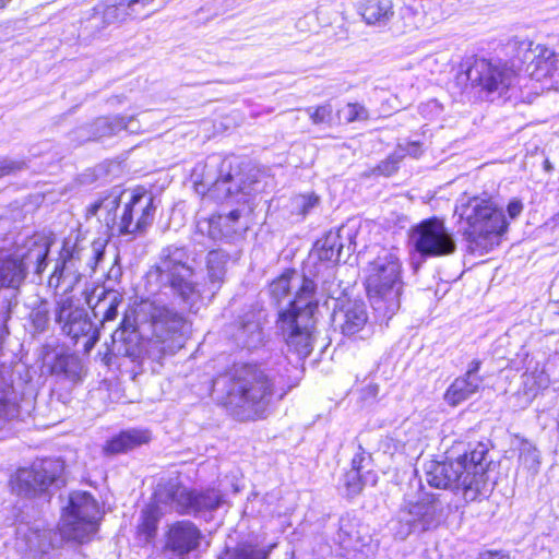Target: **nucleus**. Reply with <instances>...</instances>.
Here are the masks:
<instances>
[{
	"label": "nucleus",
	"instance_id": "nucleus-2",
	"mask_svg": "<svg viewBox=\"0 0 559 559\" xmlns=\"http://www.w3.org/2000/svg\"><path fill=\"white\" fill-rule=\"evenodd\" d=\"M316 288L312 280L295 270H286L269 286L270 297L277 305L295 289V297L288 307L278 311L276 329L288 350L295 353L299 359L308 357L313 349L314 312L318 310Z\"/></svg>",
	"mask_w": 559,
	"mask_h": 559
},
{
	"label": "nucleus",
	"instance_id": "nucleus-36",
	"mask_svg": "<svg viewBox=\"0 0 559 559\" xmlns=\"http://www.w3.org/2000/svg\"><path fill=\"white\" fill-rule=\"evenodd\" d=\"M519 462L533 475L537 474L540 465V454L536 447L527 440L520 443Z\"/></svg>",
	"mask_w": 559,
	"mask_h": 559
},
{
	"label": "nucleus",
	"instance_id": "nucleus-54",
	"mask_svg": "<svg viewBox=\"0 0 559 559\" xmlns=\"http://www.w3.org/2000/svg\"><path fill=\"white\" fill-rule=\"evenodd\" d=\"M285 392H281L280 393V399H282L284 396Z\"/></svg>",
	"mask_w": 559,
	"mask_h": 559
},
{
	"label": "nucleus",
	"instance_id": "nucleus-42",
	"mask_svg": "<svg viewBox=\"0 0 559 559\" xmlns=\"http://www.w3.org/2000/svg\"><path fill=\"white\" fill-rule=\"evenodd\" d=\"M9 388L0 384V418L9 419L16 414V405L9 397Z\"/></svg>",
	"mask_w": 559,
	"mask_h": 559
},
{
	"label": "nucleus",
	"instance_id": "nucleus-30",
	"mask_svg": "<svg viewBox=\"0 0 559 559\" xmlns=\"http://www.w3.org/2000/svg\"><path fill=\"white\" fill-rule=\"evenodd\" d=\"M360 14L368 25L385 26L394 15L392 0H365Z\"/></svg>",
	"mask_w": 559,
	"mask_h": 559
},
{
	"label": "nucleus",
	"instance_id": "nucleus-22",
	"mask_svg": "<svg viewBox=\"0 0 559 559\" xmlns=\"http://www.w3.org/2000/svg\"><path fill=\"white\" fill-rule=\"evenodd\" d=\"M332 321L336 330L345 336L362 332L368 322L366 305L361 300H344L335 309Z\"/></svg>",
	"mask_w": 559,
	"mask_h": 559
},
{
	"label": "nucleus",
	"instance_id": "nucleus-20",
	"mask_svg": "<svg viewBox=\"0 0 559 559\" xmlns=\"http://www.w3.org/2000/svg\"><path fill=\"white\" fill-rule=\"evenodd\" d=\"M56 321L58 323L63 322V332L74 340L80 336L90 335L85 345L87 349L92 348L98 342L99 333L94 329L85 310L81 308L73 309L70 300H64L58 306L56 309Z\"/></svg>",
	"mask_w": 559,
	"mask_h": 559
},
{
	"label": "nucleus",
	"instance_id": "nucleus-11",
	"mask_svg": "<svg viewBox=\"0 0 559 559\" xmlns=\"http://www.w3.org/2000/svg\"><path fill=\"white\" fill-rule=\"evenodd\" d=\"M49 246L43 240H29L13 252L0 250V290H19L28 270L40 274L47 266Z\"/></svg>",
	"mask_w": 559,
	"mask_h": 559
},
{
	"label": "nucleus",
	"instance_id": "nucleus-39",
	"mask_svg": "<svg viewBox=\"0 0 559 559\" xmlns=\"http://www.w3.org/2000/svg\"><path fill=\"white\" fill-rule=\"evenodd\" d=\"M154 0H117V4L122 9L124 15L130 17L138 16L145 7Z\"/></svg>",
	"mask_w": 559,
	"mask_h": 559
},
{
	"label": "nucleus",
	"instance_id": "nucleus-53",
	"mask_svg": "<svg viewBox=\"0 0 559 559\" xmlns=\"http://www.w3.org/2000/svg\"><path fill=\"white\" fill-rule=\"evenodd\" d=\"M11 0H0V9L4 8Z\"/></svg>",
	"mask_w": 559,
	"mask_h": 559
},
{
	"label": "nucleus",
	"instance_id": "nucleus-27",
	"mask_svg": "<svg viewBox=\"0 0 559 559\" xmlns=\"http://www.w3.org/2000/svg\"><path fill=\"white\" fill-rule=\"evenodd\" d=\"M344 238L348 240V249H350L354 241L353 231L349 228L342 226L335 231L330 230L326 233V235L316 243L319 259L328 262L338 261L344 248Z\"/></svg>",
	"mask_w": 559,
	"mask_h": 559
},
{
	"label": "nucleus",
	"instance_id": "nucleus-15",
	"mask_svg": "<svg viewBox=\"0 0 559 559\" xmlns=\"http://www.w3.org/2000/svg\"><path fill=\"white\" fill-rule=\"evenodd\" d=\"M411 243L423 258L450 255L456 250L453 234L437 217L424 219L409 234Z\"/></svg>",
	"mask_w": 559,
	"mask_h": 559
},
{
	"label": "nucleus",
	"instance_id": "nucleus-34",
	"mask_svg": "<svg viewBox=\"0 0 559 559\" xmlns=\"http://www.w3.org/2000/svg\"><path fill=\"white\" fill-rule=\"evenodd\" d=\"M122 298L116 292L105 293L98 296L97 302L92 306V299L87 300L90 307H92L95 317L103 316L102 322H108L115 320L118 314V305Z\"/></svg>",
	"mask_w": 559,
	"mask_h": 559
},
{
	"label": "nucleus",
	"instance_id": "nucleus-6",
	"mask_svg": "<svg viewBox=\"0 0 559 559\" xmlns=\"http://www.w3.org/2000/svg\"><path fill=\"white\" fill-rule=\"evenodd\" d=\"M273 378L252 365L235 368L226 383V407L241 421L264 418L275 395Z\"/></svg>",
	"mask_w": 559,
	"mask_h": 559
},
{
	"label": "nucleus",
	"instance_id": "nucleus-44",
	"mask_svg": "<svg viewBox=\"0 0 559 559\" xmlns=\"http://www.w3.org/2000/svg\"><path fill=\"white\" fill-rule=\"evenodd\" d=\"M319 203V198L314 193L300 194L295 198L294 204L300 214H308Z\"/></svg>",
	"mask_w": 559,
	"mask_h": 559
},
{
	"label": "nucleus",
	"instance_id": "nucleus-23",
	"mask_svg": "<svg viewBox=\"0 0 559 559\" xmlns=\"http://www.w3.org/2000/svg\"><path fill=\"white\" fill-rule=\"evenodd\" d=\"M201 538L202 533L194 523L188 520L177 521L169 525L166 533L165 551L183 558L200 546Z\"/></svg>",
	"mask_w": 559,
	"mask_h": 559
},
{
	"label": "nucleus",
	"instance_id": "nucleus-12",
	"mask_svg": "<svg viewBox=\"0 0 559 559\" xmlns=\"http://www.w3.org/2000/svg\"><path fill=\"white\" fill-rule=\"evenodd\" d=\"M104 252L96 246L83 247L66 240L56 262L55 270L48 280L49 287L64 285V290L72 289L85 271L93 272Z\"/></svg>",
	"mask_w": 559,
	"mask_h": 559
},
{
	"label": "nucleus",
	"instance_id": "nucleus-3",
	"mask_svg": "<svg viewBox=\"0 0 559 559\" xmlns=\"http://www.w3.org/2000/svg\"><path fill=\"white\" fill-rule=\"evenodd\" d=\"M488 448L478 443L455 460L430 461L425 465L426 481L435 488L461 490L466 502L487 498L492 486L489 478Z\"/></svg>",
	"mask_w": 559,
	"mask_h": 559
},
{
	"label": "nucleus",
	"instance_id": "nucleus-14",
	"mask_svg": "<svg viewBox=\"0 0 559 559\" xmlns=\"http://www.w3.org/2000/svg\"><path fill=\"white\" fill-rule=\"evenodd\" d=\"M158 501L169 504L180 514L205 518L223 502V495L215 488L205 490L188 489L178 484L169 483L158 489Z\"/></svg>",
	"mask_w": 559,
	"mask_h": 559
},
{
	"label": "nucleus",
	"instance_id": "nucleus-26",
	"mask_svg": "<svg viewBox=\"0 0 559 559\" xmlns=\"http://www.w3.org/2000/svg\"><path fill=\"white\" fill-rule=\"evenodd\" d=\"M17 540L23 542L25 550L34 556L47 554L59 546L58 534L50 530L31 528L21 525L16 530Z\"/></svg>",
	"mask_w": 559,
	"mask_h": 559
},
{
	"label": "nucleus",
	"instance_id": "nucleus-7",
	"mask_svg": "<svg viewBox=\"0 0 559 559\" xmlns=\"http://www.w3.org/2000/svg\"><path fill=\"white\" fill-rule=\"evenodd\" d=\"M460 231L469 249L488 250L507 230L503 209L492 198L462 197L455 205Z\"/></svg>",
	"mask_w": 559,
	"mask_h": 559
},
{
	"label": "nucleus",
	"instance_id": "nucleus-46",
	"mask_svg": "<svg viewBox=\"0 0 559 559\" xmlns=\"http://www.w3.org/2000/svg\"><path fill=\"white\" fill-rule=\"evenodd\" d=\"M369 460L370 455L366 453L361 447H359V451L354 455L352 460L350 471H357L358 473H362L365 467H367Z\"/></svg>",
	"mask_w": 559,
	"mask_h": 559
},
{
	"label": "nucleus",
	"instance_id": "nucleus-47",
	"mask_svg": "<svg viewBox=\"0 0 559 559\" xmlns=\"http://www.w3.org/2000/svg\"><path fill=\"white\" fill-rule=\"evenodd\" d=\"M57 367H60L62 369V371L66 373V376L69 378L73 379L78 374V372H76L78 361H76V359H74L72 357L61 358L58 361Z\"/></svg>",
	"mask_w": 559,
	"mask_h": 559
},
{
	"label": "nucleus",
	"instance_id": "nucleus-51",
	"mask_svg": "<svg viewBox=\"0 0 559 559\" xmlns=\"http://www.w3.org/2000/svg\"><path fill=\"white\" fill-rule=\"evenodd\" d=\"M523 207L521 200L512 199L507 206L509 217L512 219L516 218L522 213Z\"/></svg>",
	"mask_w": 559,
	"mask_h": 559
},
{
	"label": "nucleus",
	"instance_id": "nucleus-16",
	"mask_svg": "<svg viewBox=\"0 0 559 559\" xmlns=\"http://www.w3.org/2000/svg\"><path fill=\"white\" fill-rule=\"evenodd\" d=\"M472 87L485 92L487 95H503L511 88L516 80L513 70L493 64L486 59H475L465 71Z\"/></svg>",
	"mask_w": 559,
	"mask_h": 559
},
{
	"label": "nucleus",
	"instance_id": "nucleus-31",
	"mask_svg": "<svg viewBox=\"0 0 559 559\" xmlns=\"http://www.w3.org/2000/svg\"><path fill=\"white\" fill-rule=\"evenodd\" d=\"M483 381V378L459 377L445 391L444 400L449 405L456 406L474 395L479 390Z\"/></svg>",
	"mask_w": 559,
	"mask_h": 559
},
{
	"label": "nucleus",
	"instance_id": "nucleus-32",
	"mask_svg": "<svg viewBox=\"0 0 559 559\" xmlns=\"http://www.w3.org/2000/svg\"><path fill=\"white\" fill-rule=\"evenodd\" d=\"M158 491L155 493L156 502L147 506L141 514V523L138 526L139 536L145 542H152L157 532L158 522L164 515L160 504L167 506L165 502L158 501Z\"/></svg>",
	"mask_w": 559,
	"mask_h": 559
},
{
	"label": "nucleus",
	"instance_id": "nucleus-48",
	"mask_svg": "<svg viewBox=\"0 0 559 559\" xmlns=\"http://www.w3.org/2000/svg\"><path fill=\"white\" fill-rule=\"evenodd\" d=\"M419 110L424 117L432 118L441 112L442 107L436 99H432L421 104Z\"/></svg>",
	"mask_w": 559,
	"mask_h": 559
},
{
	"label": "nucleus",
	"instance_id": "nucleus-19",
	"mask_svg": "<svg viewBox=\"0 0 559 559\" xmlns=\"http://www.w3.org/2000/svg\"><path fill=\"white\" fill-rule=\"evenodd\" d=\"M518 56L525 64V72L532 79L542 81L552 75L556 55L549 47L523 39L518 41Z\"/></svg>",
	"mask_w": 559,
	"mask_h": 559
},
{
	"label": "nucleus",
	"instance_id": "nucleus-18",
	"mask_svg": "<svg viewBox=\"0 0 559 559\" xmlns=\"http://www.w3.org/2000/svg\"><path fill=\"white\" fill-rule=\"evenodd\" d=\"M60 471L61 465L52 460L35 463L31 468H21L12 480V489L25 497L45 492L58 480Z\"/></svg>",
	"mask_w": 559,
	"mask_h": 559
},
{
	"label": "nucleus",
	"instance_id": "nucleus-28",
	"mask_svg": "<svg viewBox=\"0 0 559 559\" xmlns=\"http://www.w3.org/2000/svg\"><path fill=\"white\" fill-rule=\"evenodd\" d=\"M121 123L120 116L99 117L93 123L79 128L74 134L80 142L109 138L121 131Z\"/></svg>",
	"mask_w": 559,
	"mask_h": 559
},
{
	"label": "nucleus",
	"instance_id": "nucleus-4",
	"mask_svg": "<svg viewBox=\"0 0 559 559\" xmlns=\"http://www.w3.org/2000/svg\"><path fill=\"white\" fill-rule=\"evenodd\" d=\"M194 186L199 193L217 202L248 203L250 198L262 191V174L255 169L245 171L235 158L222 160L212 158L193 170Z\"/></svg>",
	"mask_w": 559,
	"mask_h": 559
},
{
	"label": "nucleus",
	"instance_id": "nucleus-17",
	"mask_svg": "<svg viewBox=\"0 0 559 559\" xmlns=\"http://www.w3.org/2000/svg\"><path fill=\"white\" fill-rule=\"evenodd\" d=\"M251 209L242 205L228 214L212 215L209 218L199 219L195 237L207 236L211 240L230 239L242 235L249 228ZM198 241L197 238H194Z\"/></svg>",
	"mask_w": 559,
	"mask_h": 559
},
{
	"label": "nucleus",
	"instance_id": "nucleus-9",
	"mask_svg": "<svg viewBox=\"0 0 559 559\" xmlns=\"http://www.w3.org/2000/svg\"><path fill=\"white\" fill-rule=\"evenodd\" d=\"M450 506L441 495L420 491L416 497H405L396 514L393 531L404 540L411 534L433 531L445 522Z\"/></svg>",
	"mask_w": 559,
	"mask_h": 559
},
{
	"label": "nucleus",
	"instance_id": "nucleus-8",
	"mask_svg": "<svg viewBox=\"0 0 559 559\" xmlns=\"http://www.w3.org/2000/svg\"><path fill=\"white\" fill-rule=\"evenodd\" d=\"M189 253L185 247L168 246L160 252L156 265L162 287H169L173 295L190 312H198L203 304L200 285L192 281L193 269L188 265Z\"/></svg>",
	"mask_w": 559,
	"mask_h": 559
},
{
	"label": "nucleus",
	"instance_id": "nucleus-49",
	"mask_svg": "<svg viewBox=\"0 0 559 559\" xmlns=\"http://www.w3.org/2000/svg\"><path fill=\"white\" fill-rule=\"evenodd\" d=\"M396 148H402L404 151V156L407 154L414 158L419 157L423 153L421 143L418 141H409L405 144H399Z\"/></svg>",
	"mask_w": 559,
	"mask_h": 559
},
{
	"label": "nucleus",
	"instance_id": "nucleus-43",
	"mask_svg": "<svg viewBox=\"0 0 559 559\" xmlns=\"http://www.w3.org/2000/svg\"><path fill=\"white\" fill-rule=\"evenodd\" d=\"M344 484L347 490V496L354 497L362 489V475L357 471H348L344 476Z\"/></svg>",
	"mask_w": 559,
	"mask_h": 559
},
{
	"label": "nucleus",
	"instance_id": "nucleus-40",
	"mask_svg": "<svg viewBox=\"0 0 559 559\" xmlns=\"http://www.w3.org/2000/svg\"><path fill=\"white\" fill-rule=\"evenodd\" d=\"M347 122L366 121L369 119L367 108L358 103H349L343 109Z\"/></svg>",
	"mask_w": 559,
	"mask_h": 559
},
{
	"label": "nucleus",
	"instance_id": "nucleus-5",
	"mask_svg": "<svg viewBox=\"0 0 559 559\" xmlns=\"http://www.w3.org/2000/svg\"><path fill=\"white\" fill-rule=\"evenodd\" d=\"M156 206L151 192H111L87 209V217L96 216L112 234L134 235L152 225Z\"/></svg>",
	"mask_w": 559,
	"mask_h": 559
},
{
	"label": "nucleus",
	"instance_id": "nucleus-24",
	"mask_svg": "<svg viewBox=\"0 0 559 559\" xmlns=\"http://www.w3.org/2000/svg\"><path fill=\"white\" fill-rule=\"evenodd\" d=\"M128 17L117 4V0H103L83 19L82 28L88 35H97L110 25L122 23Z\"/></svg>",
	"mask_w": 559,
	"mask_h": 559
},
{
	"label": "nucleus",
	"instance_id": "nucleus-33",
	"mask_svg": "<svg viewBox=\"0 0 559 559\" xmlns=\"http://www.w3.org/2000/svg\"><path fill=\"white\" fill-rule=\"evenodd\" d=\"M550 379L544 369L534 368L522 376L521 393L524 403L530 404L537 394L549 386Z\"/></svg>",
	"mask_w": 559,
	"mask_h": 559
},
{
	"label": "nucleus",
	"instance_id": "nucleus-50",
	"mask_svg": "<svg viewBox=\"0 0 559 559\" xmlns=\"http://www.w3.org/2000/svg\"><path fill=\"white\" fill-rule=\"evenodd\" d=\"M122 121L121 131L126 130L130 133H138L140 131V123L134 116H120Z\"/></svg>",
	"mask_w": 559,
	"mask_h": 559
},
{
	"label": "nucleus",
	"instance_id": "nucleus-1",
	"mask_svg": "<svg viewBox=\"0 0 559 559\" xmlns=\"http://www.w3.org/2000/svg\"><path fill=\"white\" fill-rule=\"evenodd\" d=\"M190 330L187 318L174 307L157 299L135 304L112 333L114 350L133 362L160 361L183 346Z\"/></svg>",
	"mask_w": 559,
	"mask_h": 559
},
{
	"label": "nucleus",
	"instance_id": "nucleus-38",
	"mask_svg": "<svg viewBox=\"0 0 559 559\" xmlns=\"http://www.w3.org/2000/svg\"><path fill=\"white\" fill-rule=\"evenodd\" d=\"M306 111L314 124L330 123L332 121L333 107L330 103L318 107H308Z\"/></svg>",
	"mask_w": 559,
	"mask_h": 559
},
{
	"label": "nucleus",
	"instance_id": "nucleus-37",
	"mask_svg": "<svg viewBox=\"0 0 559 559\" xmlns=\"http://www.w3.org/2000/svg\"><path fill=\"white\" fill-rule=\"evenodd\" d=\"M404 158V151L396 148L388 158L382 160L376 168L379 175L390 177L399 169L400 162Z\"/></svg>",
	"mask_w": 559,
	"mask_h": 559
},
{
	"label": "nucleus",
	"instance_id": "nucleus-10",
	"mask_svg": "<svg viewBox=\"0 0 559 559\" xmlns=\"http://www.w3.org/2000/svg\"><path fill=\"white\" fill-rule=\"evenodd\" d=\"M402 264L394 253L378 257L368 267L366 289L373 309L392 318L401 306Z\"/></svg>",
	"mask_w": 559,
	"mask_h": 559
},
{
	"label": "nucleus",
	"instance_id": "nucleus-13",
	"mask_svg": "<svg viewBox=\"0 0 559 559\" xmlns=\"http://www.w3.org/2000/svg\"><path fill=\"white\" fill-rule=\"evenodd\" d=\"M98 504L88 492H73L66 508L59 535L63 539L76 543L86 542L96 532Z\"/></svg>",
	"mask_w": 559,
	"mask_h": 559
},
{
	"label": "nucleus",
	"instance_id": "nucleus-25",
	"mask_svg": "<svg viewBox=\"0 0 559 559\" xmlns=\"http://www.w3.org/2000/svg\"><path fill=\"white\" fill-rule=\"evenodd\" d=\"M229 255L223 250H211L206 255V278L207 282L200 289L203 293V299H212L222 287L226 274V265Z\"/></svg>",
	"mask_w": 559,
	"mask_h": 559
},
{
	"label": "nucleus",
	"instance_id": "nucleus-35",
	"mask_svg": "<svg viewBox=\"0 0 559 559\" xmlns=\"http://www.w3.org/2000/svg\"><path fill=\"white\" fill-rule=\"evenodd\" d=\"M252 544H240L234 549H227L218 559H267L271 549Z\"/></svg>",
	"mask_w": 559,
	"mask_h": 559
},
{
	"label": "nucleus",
	"instance_id": "nucleus-45",
	"mask_svg": "<svg viewBox=\"0 0 559 559\" xmlns=\"http://www.w3.org/2000/svg\"><path fill=\"white\" fill-rule=\"evenodd\" d=\"M25 168V163L22 160H13L7 157H0V178L15 174Z\"/></svg>",
	"mask_w": 559,
	"mask_h": 559
},
{
	"label": "nucleus",
	"instance_id": "nucleus-52",
	"mask_svg": "<svg viewBox=\"0 0 559 559\" xmlns=\"http://www.w3.org/2000/svg\"><path fill=\"white\" fill-rule=\"evenodd\" d=\"M480 366H481V361L479 359H473L468 366H467V370L466 372L464 373L465 377H468V378H481L480 376H478V371L480 370Z\"/></svg>",
	"mask_w": 559,
	"mask_h": 559
},
{
	"label": "nucleus",
	"instance_id": "nucleus-41",
	"mask_svg": "<svg viewBox=\"0 0 559 559\" xmlns=\"http://www.w3.org/2000/svg\"><path fill=\"white\" fill-rule=\"evenodd\" d=\"M32 322L37 331H45L49 322V308L47 302H41L31 313Z\"/></svg>",
	"mask_w": 559,
	"mask_h": 559
},
{
	"label": "nucleus",
	"instance_id": "nucleus-29",
	"mask_svg": "<svg viewBox=\"0 0 559 559\" xmlns=\"http://www.w3.org/2000/svg\"><path fill=\"white\" fill-rule=\"evenodd\" d=\"M151 435L147 430L129 429L110 438L104 445V453L115 455L147 443Z\"/></svg>",
	"mask_w": 559,
	"mask_h": 559
},
{
	"label": "nucleus",
	"instance_id": "nucleus-21",
	"mask_svg": "<svg viewBox=\"0 0 559 559\" xmlns=\"http://www.w3.org/2000/svg\"><path fill=\"white\" fill-rule=\"evenodd\" d=\"M264 321L265 313L262 310H250L230 325L228 333L237 346L257 348L264 340Z\"/></svg>",
	"mask_w": 559,
	"mask_h": 559
}]
</instances>
